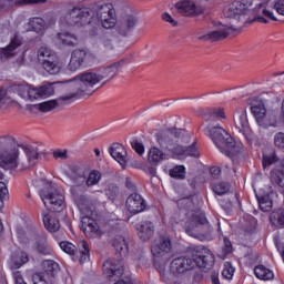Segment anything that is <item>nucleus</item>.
Returning <instances> with one entry per match:
<instances>
[{"mask_svg":"<svg viewBox=\"0 0 284 284\" xmlns=\"http://www.w3.org/2000/svg\"><path fill=\"white\" fill-rule=\"evenodd\" d=\"M158 145L152 146L148 154L149 163L152 165H159L161 161L168 159V154H171L172 159H186V156L199 158V149L193 142L190 143V133L185 129L171 128L156 134Z\"/></svg>","mask_w":284,"mask_h":284,"instance_id":"nucleus-1","label":"nucleus"},{"mask_svg":"<svg viewBox=\"0 0 284 284\" xmlns=\"http://www.w3.org/2000/svg\"><path fill=\"white\" fill-rule=\"evenodd\" d=\"M215 262L214 254L210 248L197 245L190 247L184 255L173 258L170 263L169 272L165 271V265H159L158 271L166 281H174V278H181V276H185L196 267L207 272L214 267Z\"/></svg>","mask_w":284,"mask_h":284,"instance_id":"nucleus-2","label":"nucleus"},{"mask_svg":"<svg viewBox=\"0 0 284 284\" xmlns=\"http://www.w3.org/2000/svg\"><path fill=\"white\" fill-rule=\"evenodd\" d=\"M39 149L26 144H18L11 135L0 136V168L2 170H28L34 168L41 159Z\"/></svg>","mask_w":284,"mask_h":284,"instance_id":"nucleus-3","label":"nucleus"},{"mask_svg":"<svg viewBox=\"0 0 284 284\" xmlns=\"http://www.w3.org/2000/svg\"><path fill=\"white\" fill-rule=\"evenodd\" d=\"M224 14L226 19H230V24L224 26V29L217 31H212L211 33L199 37L200 41H222V39H227L230 37V31L236 32V23H254L258 21L260 23H267L265 17L257 16L253 19H250L251 14H254L252 10V3H248L245 0L239 1L236 4H230L224 9Z\"/></svg>","mask_w":284,"mask_h":284,"instance_id":"nucleus-4","label":"nucleus"},{"mask_svg":"<svg viewBox=\"0 0 284 284\" xmlns=\"http://www.w3.org/2000/svg\"><path fill=\"white\" fill-rule=\"evenodd\" d=\"M95 14L106 30L116 26V11L112 9V4L105 3H94L91 7L82 8L75 7L68 11L64 20L68 26H79V23L80 26H89Z\"/></svg>","mask_w":284,"mask_h":284,"instance_id":"nucleus-5","label":"nucleus"},{"mask_svg":"<svg viewBox=\"0 0 284 284\" xmlns=\"http://www.w3.org/2000/svg\"><path fill=\"white\" fill-rule=\"evenodd\" d=\"M209 134L220 152L226 154V156H230L231 159L239 156V154L244 150L243 146L236 145L234 138H232V135L221 126H213L209 129Z\"/></svg>","mask_w":284,"mask_h":284,"instance_id":"nucleus-6","label":"nucleus"},{"mask_svg":"<svg viewBox=\"0 0 284 284\" xmlns=\"http://www.w3.org/2000/svg\"><path fill=\"white\" fill-rule=\"evenodd\" d=\"M121 68V62H115L102 71V74L94 72H84L79 75L81 89H78L79 92H85L88 88H94L97 83H101L103 79H114L115 74L119 73V69Z\"/></svg>","mask_w":284,"mask_h":284,"instance_id":"nucleus-7","label":"nucleus"},{"mask_svg":"<svg viewBox=\"0 0 284 284\" xmlns=\"http://www.w3.org/2000/svg\"><path fill=\"white\" fill-rule=\"evenodd\" d=\"M40 197L49 212H63L65 210V197L52 183H47L45 187L40 190Z\"/></svg>","mask_w":284,"mask_h":284,"instance_id":"nucleus-8","label":"nucleus"},{"mask_svg":"<svg viewBox=\"0 0 284 284\" xmlns=\"http://www.w3.org/2000/svg\"><path fill=\"white\" fill-rule=\"evenodd\" d=\"M67 176L72 181L73 185H78L81 190L92 187V185H97L101 181V172L93 171L87 176L83 170L79 166H71Z\"/></svg>","mask_w":284,"mask_h":284,"instance_id":"nucleus-9","label":"nucleus"},{"mask_svg":"<svg viewBox=\"0 0 284 284\" xmlns=\"http://www.w3.org/2000/svg\"><path fill=\"white\" fill-rule=\"evenodd\" d=\"M151 254L155 261L168 263L172 258V240L170 236H160L151 247Z\"/></svg>","mask_w":284,"mask_h":284,"instance_id":"nucleus-10","label":"nucleus"},{"mask_svg":"<svg viewBox=\"0 0 284 284\" xmlns=\"http://www.w3.org/2000/svg\"><path fill=\"white\" fill-rule=\"evenodd\" d=\"M251 112L260 128L267 129L276 125V116L267 114V110L265 109V104L263 102L253 103L251 106Z\"/></svg>","mask_w":284,"mask_h":284,"instance_id":"nucleus-11","label":"nucleus"},{"mask_svg":"<svg viewBox=\"0 0 284 284\" xmlns=\"http://www.w3.org/2000/svg\"><path fill=\"white\" fill-rule=\"evenodd\" d=\"M103 274L112 281V278H121L125 274V264L123 260H106L103 264Z\"/></svg>","mask_w":284,"mask_h":284,"instance_id":"nucleus-12","label":"nucleus"},{"mask_svg":"<svg viewBox=\"0 0 284 284\" xmlns=\"http://www.w3.org/2000/svg\"><path fill=\"white\" fill-rule=\"evenodd\" d=\"M210 0H189L178 3V9L184 17H196V14H203L205 8L199 6V3H205Z\"/></svg>","mask_w":284,"mask_h":284,"instance_id":"nucleus-13","label":"nucleus"},{"mask_svg":"<svg viewBox=\"0 0 284 284\" xmlns=\"http://www.w3.org/2000/svg\"><path fill=\"white\" fill-rule=\"evenodd\" d=\"M191 223L193 227L204 236H209V234L212 233V225H210L207 217H205V213L201 211H195L192 214Z\"/></svg>","mask_w":284,"mask_h":284,"instance_id":"nucleus-14","label":"nucleus"},{"mask_svg":"<svg viewBox=\"0 0 284 284\" xmlns=\"http://www.w3.org/2000/svg\"><path fill=\"white\" fill-rule=\"evenodd\" d=\"M83 192H85V190H81V186H78L77 184H73L71 186V193H72L74 203L79 207L80 212L85 214L89 210V206H90V199H88L83 194Z\"/></svg>","mask_w":284,"mask_h":284,"instance_id":"nucleus-15","label":"nucleus"},{"mask_svg":"<svg viewBox=\"0 0 284 284\" xmlns=\"http://www.w3.org/2000/svg\"><path fill=\"white\" fill-rule=\"evenodd\" d=\"M85 61H88V50L75 49L71 53V59L68 68L71 72H77V70H79L83 65V63H85Z\"/></svg>","mask_w":284,"mask_h":284,"instance_id":"nucleus-16","label":"nucleus"},{"mask_svg":"<svg viewBox=\"0 0 284 284\" xmlns=\"http://www.w3.org/2000/svg\"><path fill=\"white\" fill-rule=\"evenodd\" d=\"M79 92L80 91L78 89L77 92L69 93L67 95H61L57 100H50V101L39 103L36 105V108H38V110H40V112H52V110L59 108L60 101H70L71 99H74V97H78Z\"/></svg>","mask_w":284,"mask_h":284,"instance_id":"nucleus-17","label":"nucleus"},{"mask_svg":"<svg viewBox=\"0 0 284 284\" xmlns=\"http://www.w3.org/2000/svg\"><path fill=\"white\" fill-rule=\"evenodd\" d=\"M126 209L131 214H139L145 210V200L139 193H132L126 199Z\"/></svg>","mask_w":284,"mask_h":284,"instance_id":"nucleus-18","label":"nucleus"},{"mask_svg":"<svg viewBox=\"0 0 284 284\" xmlns=\"http://www.w3.org/2000/svg\"><path fill=\"white\" fill-rule=\"evenodd\" d=\"M235 128L245 136V139H250L252 136V129H250V122L247 121V113L244 111L234 118Z\"/></svg>","mask_w":284,"mask_h":284,"instance_id":"nucleus-19","label":"nucleus"},{"mask_svg":"<svg viewBox=\"0 0 284 284\" xmlns=\"http://www.w3.org/2000/svg\"><path fill=\"white\" fill-rule=\"evenodd\" d=\"M110 155L114 161H118L122 168H125V156H128V151H125V146L121 143H113L109 149Z\"/></svg>","mask_w":284,"mask_h":284,"instance_id":"nucleus-20","label":"nucleus"},{"mask_svg":"<svg viewBox=\"0 0 284 284\" xmlns=\"http://www.w3.org/2000/svg\"><path fill=\"white\" fill-rule=\"evenodd\" d=\"M22 41L19 36H14L8 47L0 49V59H11L17 54V48H20Z\"/></svg>","mask_w":284,"mask_h":284,"instance_id":"nucleus-21","label":"nucleus"},{"mask_svg":"<svg viewBox=\"0 0 284 284\" xmlns=\"http://www.w3.org/2000/svg\"><path fill=\"white\" fill-rule=\"evenodd\" d=\"M135 26H136V18L132 16L126 17L118 26L119 34H121L122 37H128V33L132 32Z\"/></svg>","mask_w":284,"mask_h":284,"instance_id":"nucleus-22","label":"nucleus"},{"mask_svg":"<svg viewBox=\"0 0 284 284\" xmlns=\"http://www.w3.org/2000/svg\"><path fill=\"white\" fill-rule=\"evenodd\" d=\"M113 247L115 250L116 256H120V258H123V256H128L130 252L128 242L123 236H118L113 240Z\"/></svg>","mask_w":284,"mask_h":284,"instance_id":"nucleus-23","label":"nucleus"},{"mask_svg":"<svg viewBox=\"0 0 284 284\" xmlns=\"http://www.w3.org/2000/svg\"><path fill=\"white\" fill-rule=\"evenodd\" d=\"M138 235L141 241H150L154 236V224L152 222L142 223Z\"/></svg>","mask_w":284,"mask_h":284,"instance_id":"nucleus-24","label":"nucleus"},{"mask_svg":"<svg viewBox=\"0 0 284 284\" xmlns=\"http://www.w3.org/2000/svg\"><path fill=\"white\" fill-rule=\"evenodd\" d=\"M82 230L87 236H97V232H99V224L94 222V220H90V217H82Z\"/></svg>","mask_w":284,"mask_h":284,"instance_id":"nucleus-25","label":"nucleus"},{"mask_svg":"<svg viewBox=\"0 0 284 284\" xmlns=\"http://www.w3.org/2000/svg\"><path fill=\"white\" fill-rule=\"evenodd\" d=\"M42 68L45 70V72L52 75H57L59 72H61V64L59 63V59L57 57L49 58V60L42 63Z\"/></svg>","mask_w":284,"mask_h":284,"instance_id":"nucleus-26","label":"nucleus"},{"mask_svg":"<svg viewBox=\"0 0 284 284\" xmlns=\"http://www.w3.org/2000/svg\"><path fill=\"white\" fill-rule=\"evenodd\" d=\"M42 267L44 272L40 274L49 276V278H54V276H57V272H59V264L52 260L43 261Z\"/></svg>","mask_w":284,"mask_h":284,"instance_id":"nucleus-27","label":"nucleus"},{"mask_svg":"<svg viewBox=\"0 0 284 284\" xmlns=\"http://www.w3.org/2000/svg\"><path fill=\"white\" fill-rule=\"evenodd\" d=\"M103 192L104 196L112 202L116 201V199L121 196V189L119 187V184L109 183L105 185Z\"/></svg>","mask_w":284,"mask_h":284,"instance_id":"nucleus-28","label":"nucleus"},{"mask_svg":"<svg viewBox=\"0 0 284 284\" xmlns=\"http://www.w3.org/2000/svg\"><path fill=\"white\" fill-rule=\"evenodd\" d=\"M284 160L282 161V164L278 169H274L271 172V182L273 185H280V187H283L284 183Z\"/></svg>","mask_w":284,"mask_h":284,"instance_id":"nucleus-29","label":"nucleus"},{"mask_svg":"<svg viewBox=\"0 0 284 284\" xmlns=\"http://www.w3.org/2000/svg\"><path fill=\"white\" fill-rule=\"evenodd\" d=\"M254 274L261 281H272V278H274V272L264 265L256 266L254 268Z\"/></svg>","mask_w":284,"mask_h":284,"instance_id":"nucleus-30","label":"nucleus"},{"mask_svg":"<svg viewBox=\"0 0 284 284\" xmlns=\"http://www.w3.org/2000/svg\"><path fill=\"white\" fill-rule=\"evenodd\" d=\"M43 224L48 232H59V230H61V224L59 223V220L50 215L43 216Z\"/></svg>","mask_w":284,"mask_h":284,"instance_id":"nucleus-31","label":"nucleus"},{"mask_svg":"<svg viewBox=\"0 0 284 284\" xmlns=\"http://www.w3.org/2000/svg\"><path fill=\"white\" fill-rule=\"evenodd\" d=\"M57 55H54L52 53V50H50L49 48L47 47H41L39 50H38V61L39 63H41V65L43 63H45L47 61H50V59H54Z\"/></svg>","mask_w":284,"mask_h":284,"instance_id":"nucleus-32","label":"nucleus"},{"mask_svg":"<svg viewBox=\"0 0 284 284\" xmlns=\"http://www.w3.org/2000/svg\"><path fill=\"white\" fill-rule=\"evenodd\" d=\"M58 39H59V41H61V43L63 45L74 47L79 43V40L74 37V34H72L70 32L59 33Z\"/></svg>","mask_w":284,"mask_h":284,"instance_id":"nucleus-33","label":"nucleus"},{"mask_svg":"<svg viewBox=\"0 0 284 284\" xmlns=\"http://www.w3.org/2000/svg\"><path fill=\"white\" fill-rule=\"evenodd\" d=\"M29 26L33 30V32H37V34H41V32L45 30V20L42 18H32L29 21Z\"/></svg>","mask_w":284,"mask_h":284,"instance_id":"nucleus-34","label":"nucleus"},{"mask_svg":"<svg viewBox=\"0 0 284 284\" xmlns=\"http://www.w3.org/2000/svg\"><path fill=\"white\" fill-rule=\"evenodd\" d=\"M34 250L39 254H43L44 256L50 254V246L48 245V242L45 241V237H39L36 242Z\"/></svg>","mask_w":284,"mask_h":284,"instance_id":"nucleus-35","label":"nucleus"},{"mask_svg":"<svg viewBox=\"0 0 284 284\" xmlns=\"http://www.w3.org/2000/svg\"><path fill=\"white\" fill-rule=\"evenodd\" d=\"M203 116L206 121H210V116H213V119H225V111L223 109H207L203 112Z\"/></svg>","mask_w":284,"mask_h":284,"instance_id":"nucleus-36","label":"nucleus"},{"mask_svg":"<svg viewBox=\"0 0 284 284\" xmlns=\"http://www.w3.org/2000/svg\"><path fill=\"white\" fill-rule=\"evenodd\" d=\"M256 199L258 201V205L262 212H270V210H272L273 202L271 201L270 195H256Z\"/></svg>","mask_w":284,"mask_h":284,"instance_id":"nucleus-37","label":"nucleus"},{"mask_svg":"<svg viewBox=\"0 0 284 284\" xmlns=\"http://www.w3.org/2000/svg\"><path fill=\"white\" fill-rule=\"evenodd\" d=\"M29 258H28V254L26 253H21L18 256H13L11 258V265L14 270H19V267H21V265H26V263H28Z\"/></svg>","mask_w":284,"mask_h":284,"instance_id":"nucleus-38","label":"nucleus"},{"mask_svg":"<svg viewBox=\"0 0 284 284\" xmlns=\"http://www.w3.org/2000/svg\"><path fill=\"white\" fill-rule=\"evenodd\" d=\"M10 103H12V98H10V94H8V90L0 88V110L8 108Z\"/></svg>","mask_w":284,"mask_h":284,"instance_id":"nucleus-39","label":"nucleus"},{"mask_svg":"<svg viewBox=\"0 0 284 284\" xmlns=\"http://www.w3.org/2000/svg\"><path fill=\"white\" fill-rule=\"evenodd\" d=\"M40 92V99H48V97H52L54 94V87L52 83H47L40 88H38Z\"/></svg>","mask_w":284,"mask_h":284,"instance_id":"nucleus-40","label":"nucleus"},{"mask_svg":"<svg viewBox=\"0 0 284 284\" xmlns=\"http://www.w3.org/2000/svg\"><path fill=\"white\" fill-rule=\"evenodd\" d=\"M213 192L219 196H223V194H227L230 192V184L227 182H221L213 186Z\"/></svg>","mask_w":284,"mask_h":284,"instance_id":"nucleus-41","label":"nucleus"},{"mask_svg":"<svg viewBox=\"0 0 284 284\" xmlns=\"http://www.w3.org/2000/svg\"><path fill=\"white\" fill-rule=\"evenodd\" d=\"M172 179H185V166L178 165L170 171Z\"/></svg>","mask_w":284,"mask_h":284,"instance_id":"nucleus-42","label":"nucleus"},{"mask_svg":"<svg viewBox=\"0 0 284 284\" xmlns=\"http://www.w3.org/2000/svg\"><path fill=\"white\" fill-rule=\"evenodd\" d=\"M60 247L62 252H65V254H70V256H74L77 252V246L70 242H60Z\"/></svg>","mask_w":284,"mask_h":284,"instance_id":"nucleus-43","label":"nucleus"},{"mask_svg":"<svg viewBox=\"0 0 284 284\" xmlns=\"http://www.w3.org/2000/svg\"><path fill=\"white\" fill-rule=\"evenodd\" d=\"M90 258V247L88 246V242H82V250L80 251V263L83 264L85 261Z\"/></svg>","mask_w":284,"mask_h":284,"instance_id":"nucleus-44","label":"nucleus"},{"mask_svg":"<svg viewBox=\"0 0 284 284\" xmlns=\"http://www.w3.org/2000/svg\"><path fill=\"white\" fill-rule=\"evenodd\" d=\"M271 221H275L280 227H284V210L280 209L271 216Z\"/></svg>","mask_w":284,"mask_h":284,"instance_id":"nucleus-45","label":"nucleus"},{"mask_svg":"<svg viewBox=\"0 0 284 284\" xmlns=\"http://www.w3.org/2000/svg\"><path fill=\"white\" fill-rule=\"evenodd\" d=\"M222 276L227 281L232 280V277L234 276V267L232 266V263L227 262L224 265V270L222 271Z\"/></svg>","mask_w":284,"mask_h":284,"instance_id":"nucleus-46","label":"nucleus"},{"mask_svg":"<svg viewBox=\"0 0 284 284\" xmlns=\"http://www.w3.org/2000/svg\"><path fill=\"white\" fill-rule=\"evenodd\" d=\"M278 156L276 153H272L271 155H265L263 158V166L267 168V165H274V163H277Z\"/></svg>","mask_w":284,"mask_h":284,"instance_id":"nucleus-47","label":"nucleus"},{"mask_svg":"<svg viewBox=\"0 0 284 284\" xmlns=\"http://www.w3.org/2000/svg\"><path fill=\"white\" fill-rule=\"evenodd\" d=\"M27 94L31 101L34 99H41L39 88L28 87Z\"/></svg>","mask_w":284,"mask_h":284,"instance_id":"nucleus-48","label":"nucleus"},{"mask_svg":"<svg viewBox=\"0 0 284 284\" xmlns=\"http://www.w3.org/2000/svg\"><path fill=\"white\" fill-rule=\"evenodd\" d=\"M274 144L276 148L284 150V133L283 132H278L275 134Z\"/></svg>","mask_w":284,"mask_h":284,"instance_id":"nucleus-49","label":"nucleus"},{"mask_svg":"<svg viewBox=\"0 0 284 284\" xmlns=\"http://www.w3.org/2000/svg\"><path fill=\"white\" fill-rule=\"evenodd\" d=\"M131 145H132L133 150H135V152L138 154H140V156H141V154H143V152H145V146H143V144L138 141H133L131 143Z\"/></svg>","mask_w":284,"mask_h":284,"instance_id":"nucleus-50","label":"nucleus"},{"mask_svg":"<svg viewBox=\"0 0 284 284\" xmlns=\"http://www.w3.org/2000/svg\"><path fill=\"white\" fill-rule=\"evenodd\" d=\"M274 9L276 10V12H278V14H282L284 17V0H277L274 3Z\"/></svg>","mask_w":284,"mask_h":284,"instance_id":"nucleus-51","label":"nucleus"},{"mask_svg":"<svg viewBox=\"0 0 284 284\" xmlns=\"http://www.w3.org/2000/svg\"><path fill=\"white\" fill-rule=\"evenodd\" d=\"M8 186L3 183L0 182V199L3 201V199H8Z\"/></svg>","mask_w":284,"mask_h":284,"instance_id":"nucleus-52","label":"nucleus"},{"mask_svg":"<svg viewBox=\"0 0 284 284\" xmlns=\"http://www.w3.org/2000/svg\"><path fill=\"white\" fill-rule=\"evenodd\" d=\"M224 254H232V242L230 240L224 239Z\"/></svg>","mask_w":284,"mask_h":284,"instance_id":"nucleus-53","label":"nucleus"},{"mask_svg":"<svg viewBox=\"0 0 284 284\" xmlns=\"http://www.w3.org/2000/svg\"><path fill=\"white\" fill-rule=\"evenodd\" d=\"M210 172H211V176H213V179H219V176H221V168H219V166H212Z\"/></svg>","mask_w":284,"mask_h":284,"instance_id":"nucleus-54","label":"nucleus"},{"mask_svg":"<svg viewBox=\"0 0 284 284\" xmlns=\"http://www.w3.org/2000/svg\"><path fill=\"white\" fill-rule=\"evenodd\" d=\"M54 159H62L65 160L68 159V152L67 151H55L53 153Z\"/></svg>","mask_w":284,"mask_h":284,"instance_id":"nucleus-55","label":"nucleus"},{"mask_svg":"<svg viewBox=\"0 0 284 284\" xmlns=\"http://www.w3.org/2000/svg\"><path fill=\"white\" fill-rule=\"evenodd\" d=\"M125 187L130 190L131 192H134L136 190V185H134V182L130 180V178H126L125 180Z\"/></svg>","mask_w":284,"mask_h":284,"instance_id":"nucleus-56","label":"nucleus"},{"mask_svg":"<svg viewBox=\"0 0 284 284\" xmlns=\"http://www.w3.org/2000/svg\"><path fill=\"white\" fill-rule=\"evenodd\" d=\"M163 20L168 23H171V26H178V22L174 19H172V16H170V13H164Z\"/></svg>","mask_w":284,"mask_h":284,"instance_id":"nucleus-57","label":"nucleus"},{"mask_svg":"<svg viewBox=\"0 0 284 284\" xmlns=\"http://www.w3.org/2000/svg\"><path fill=\"white\" fill-rule=\"evenodd\" d=\"M263 17H266V19H272V21H277L276 17H274V13L272 11L264 9L262 11Z\"/></svg>","mask_w":284,"mask_h":284,"instance_id":"nucleus-58","label":"nucleus"},{"mask_svg":"<svg viewBox=\"0 0 284 284\" xmlns=\"http://www.w3.org/2000/svg\"><path fill=\"white\" fill-rule=\"evenodd\" d=\"M102 45H104L108 50H112V40L108 38L102 39Z\"/></svg>","mask_w":284,"mask_h":284,"instance_id":"nucleus-59","label":"nucleus"},{"mask_svg":"<svg viewBox=\"0 0 284 284\" xmlns=\"http://www.w3.org/2000/svg\"><path fill=\"white\" fill-rule=\"evenodd\" d=\"M16 284H27L26 281H23V276H21V273L17 272L14 273Z\"/></svg>","mask_w":284,"mask_h":284,"instance_id":"nucleus-60","label":"nucleus"},{"mask_svg":"<svg viewBox=\"0 0 284 284\" xmlns=\"http://www.w3.org/2000/svg\"><path fill=\"white\" fill-rule=\"evenodd\" d=\"M211 281L213 284H221V282H219V274L217 273H213L211 275Z\"/></svg>","mask_w":284,"mask_h":284,"instance_id":"nucleus-61","label":"nucleus"},{"mask_svg":"<svg viewBox=\"0 0 284 284\" xmlns=\"http://www.w3.org/2000/svg\"><path fill=\"white\" fill-rule=\"evenodd\" d=\"M48 0H24V3L34 4V3H45Z\"/></svg>","mask_w":284,"mask_h":284,"instance_id":"nucleus-62","label":"nucleus"},{"mask_svg":"<svg viewBox=\"0 0 284 284\" xmlns=\"http://www.w3.org/2000/svg\"><path fill=\"white\" fill-rule=\"evenodd\" d=\"M180 205H185L184 207L189 210V207H192V202H180Z\"/></svg>","mask_w":284,"mask_h":284,"instance_id":"nucleus-63","label":"nucleus"},{"mask_svg":"<svg viewBox=\"0 0 284 284\" xmlns=\"http://www.w3.org/2000/svg\"><path fill=\"white\" fill-rule=\"evenodd\" d=\"M95 155L101 156V151L99 149H94Z\"/></svg>","mask_w":284,"mask_h":284,"instance_id":"nucleus-64","label":"nucleus"}]
</instances>
